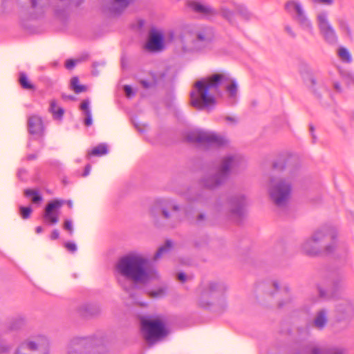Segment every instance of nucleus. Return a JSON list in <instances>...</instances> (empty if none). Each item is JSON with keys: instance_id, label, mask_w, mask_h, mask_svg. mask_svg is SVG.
I'll return each mask as SVG.
<instances>
[{"instance_id": "nucleus-2", "label": "nucleus", "mask_w": 354, "mask_h": 354, "mask_svg": "<svg viewBox=\"0 0 354 354\" xmlns=\"http://www.w3.org/2000/svg\"><path fill=\"white\" fill-rule=\"evenodd\" d=\"M115 268L122 276L136 284H145L156 277V271L149 265V260L137 254L130 253L122 257Z\"/></svg>"}, {"instance_id": "nucleus-41", "label": "nucleus", "mask_w": 354, "mask_h": 354, "mask_svg": "<svg viewBox=\"0 0 354 354\" xmlns=\"http://www.w3.org/2000/svg\"><path fill=\"white\" fill-rule=\"evenodd\" d=\"M63 228L64 230L68 231L71 235L73 232L72 221L70 220H65L63 224Z\"/></svg>"}, {"instance_id": "nucleus-50", "label": "nucleus", "mask_w": 354, "mask_h": 354, "mask_svg": "<svg viewBox=\"0 0 354 354\" xmlns=\"http://www.w3.org/2000/svg\"><path fill=\"white\" fill-rule=\"evenodd\" d=\"M84 115H85V118H84V123L85 126L89 127L92 124L91 113H87L86 114H84Z\"/></svg>"}, {"instance_id": "nucleus-63", "label": "nucleus", "mask_w": 354, "mask_h": 354, "mask_svg": "<svg viewBox=\"0 0 354 354\" xmlns=\"http://www.w3.org/2000/svg\"><path fill=\"white\" fill-rule=\"evenodd\" d=\"M286 31L292 37H295V34L292 30L291 28L289 26H286L285 28Z\"/></svg>"}, {"instance_id": "nucleus-46", "label": "nucleus", "mask_w": 354, "mask_h": 354, "mask_svg": "<svg viewBox=\"0 0 354 354\" xmlns=\"http://www.w3.org/2000/svg\"><path fill=\"white\" fill-rule=\"evenodd\" d=\"M123 89L126 96L129 98L133 97L135 94L131 86L129 85L124 86Z\"/></svg>"}, {"instance_id": "nucleus-60", "label": "nucleus", "mask_w": 354, "mask_h": 354, "mask_svg": "<svg viewBox=\"0 0 354 354\" xmlns=\"http://www.w3.org/2000/svg\"><path fill=\"white\" fill-rule=\"evenodd\" d=\"M309 130H310V132L311 136H312L313 142L314 143V142H315V140H316V136L314 134L315 127L313 124H310L309 125Z\"/></svg>"}, {"instance_id": "nucleus-12", "label": "nucleus", "mask_w": 354, "mask_h": 354, "mask_svg": "<svg viewBox=\"0 0 354 354\" xmlns=\"http://www.w3.org/2000/svg\"><path fill=\"white\" fill-rule=\"evenodd\" d=\"M169 209L173 211H178L180 207L177 205H173L169 201L166 199H158L155 201L151 209V214L153 218V223L157 227L165 226L167 224L160 222L158 216L168 220L170 218L171 215L169 213Z\"/></svg>"}, {"instance_id": "nucleus-59", "label": "nucleus", "mask_w": 354, "mask_h": 354, "mask_svg": "<svg viewBox=\"0 0 354 354\" xmlns=\"http://www.w3.org/2000/svg\"><path fill=\"white\" fill-rule=\"evenodd\" d=\"M316 3L326 4V5H331L333 3V0H313Z\"/></svg>"}, {"instance_id": "nucleus-17", "label": "nucleus", "mask_w": 354, "mask_h": 354, "mask_svg": "<svg viewBox=\"0 0 354 354\" xmlns=\"http://www.w3.org/2000/svg\"><path fill=\"white\" fill-rule=\"evenodd\" d=\"M335 317L337 321L351 319L354 316V306L346 299H342L335 306Z\"/></svg>"}, {"instance_id": "nucleus-43", "label": "nucleus", "mask_w": 354, "mask_h": 354, "mask_svg": "<svg viewBox=\"0 0 354 354\" xmlns=\"http://www.w3.org/2000/svg\"><path fill=\"white\" fill-rule=\"evenodd\" d=\"M299 3H297L294 1H288L286 4H285V9L288 11V12H290L292 10H295V6L296 5H299Z\"/></svg>"}, {"instance_id": "nucleus-4", "label": "nucleus", "mask_w": 354, "mask_h": 354, "mask_svg": "<svg viewBox=\"0 0 354 354\" xmlns=\"http://www.w3.org/2000/svg\"><path fill=\"white\" fill-rule=\"evenodd\" d=\"M214 37L211 28L203 27L196 32L185 30L180 37L184 51L200 52L211 44Z\"/></svg>"}, {"instance_id": "nucleus-29", "label": "nucleus", "mask_w": 354, "mask_h": 354, "mask_svg": "<svg viewBox=\"0 0 354 354\" xmlns=\"http://www.w3.org/2000/svg\"><path fill=\"white\" fill-rule=\"evenodd\" d=\"M234 9L237 14L243 19L248 20L250 18L251 14L247 9V8L242 4L232 3Z\"/></svg>"}, {"instance_id": "nucleus-61", "label": "nucleus", "mask_w": 354, "mask_h": 354, "mask_svg": "<svg viewBox=\"0 0 354 354\" xmlns=\"http://www.w3.org/2000/svg\"><path fill=\"white\" fill-rule=\"evenodd\" d=\"M309 354H324V353L320 348L314 347L311 349Z\"/></svg>"}, {"instance_id": "nucleus-1", "label": "nucleus", "mask_w": 354, "mask_h": 354, "mask_svg": "<svg viewBox=\"0 0 354 354\" xmlns=\"http://www.w3.org/2000/svg\"><path fill=\"white\" fill-rule=\"evenodd\" d=\"M230 81V76L225 72L214 73L194 84L195 90L190 93V104L199 110L209 108L216 104V99L209 92L221 96V87Z\"/></svg>"}, {"instance_id": "nucleus-6", "label": "nucleus", "mask_w": 354, "mask_h": 354, "mask_svg": "<svg viewBox=\"0 0 354 354\" xmlns=\"http://www.w3.org/2000/svg\"><path fill=\"white\" fill-rule=\"evenodd\" d=\"M30 3V18L35 19L44 12L46 6L51 8L57 17L62 16L70 6H80L84 0H28Z\"/></svg>"}, {"instance_id": "nucleus-19", "label": "nucleus", "mask_w": 354, "mask_h": 354, "mask_svg": "<svg viewBox=\"0 0 354 354\" xmlns=\"http://www.w3.org/2000/svg\"><path fill=\"white\" fill-rule=\"evenodd\" d=\"M164 37L163 35L152 28L149 30L147 41L145 44V48L149 51H159L163 48Z\"/></svg>"}, {"instance_id": "nucleus-40", "label": "nucleus", "mask_w": 354, "mask_h": 354, "mask_svg": "<svg viewBox=\"0 0 354 354\" xmlns=\"http://www.w3.org/2000/svg\"><path fill=\"white\" fill-rule=\"evenodd\" d=\"M283 292L286 295V297L283 300L279 301V303H278L279 308H282L284 305L290 302V301H291L290 297V291H289L288 288L286 287L283 290Z\"/></svg>"}, {"instance_id": "nucleus-45", "label": "nucleus", "mask_w": 354, "mask_h": 354, "mask_svg": "<svg viewBox=\"0 0 354 354\" xmlns=\"http://www.w3.org/2000/svg\"><path fill=\"white\" fill-rule=\"evenodd\" d=\"M309 82L310 83V89L311 91L317 95V97H320V94L317 93L316 90L314 88V86L316 84V80L313 77H310L308 79Z\"/></svg>"}, {"instance_id": "nucleus-5", "label": "nucleus", "mask_w": 354, "mask_h": 354, "mask_svg": "<svg viewBox=\"0 0 354 354\" xmlns=\"http://www.w3.org/2000/svg\"><path fill=\"white\" fill-rule=\"evenodd\" d=\"M226 289V286L221 282L209 281L201 284L196 290V306L204 310H209L224 295Z\"/></svg>"}, {"instance_id": "nucleus-13", "label": "nucleus", "mask_w": 354, "mask_h": 354, "mask_svg": "<svg viewBox=\"0 0 354 354\" xmlns=\"http://www.w3.org/2000/svg\"><path fill=\"white\" fill-rule=\"evenodd\" d=\"M185 138L189 142L198 143L205 147H221L225 144V140L223 137L204 131L189 132Z\"/></svg>"}, {"instance_id": "nucleus-58", "label": "nucleus", "mask_w": 354, "mask_h": 354, "mask_svg": "<svg viewBox=\"0 0 354 354\" xmlns=\"http://www.w3.org/2000/svg\"><path fill=\"white\" fill-rule=\"evenodd\" d=\"M91 168V165L87 164L84 167V172L82 174V176H84V177L87 176L90 173Z\"/></svg>"}, {"instance_id": "nucleus-8", "label": "nucleus", "mask_w": 354, "mask_h": 354, "mask_svg": "<svg viewBox=\"0 0 354 354\" xmlns=\"http://www.w3.org/2000/svg\"><path fill=\"white\" fill-rule=\"evenodd\" d=\"M140 321L144 338L149 344L154 343L168 333L164 322L158 318L141 317Z\"/></svg>"}, {"instance_id": "nucleus-33", "label": "nucleus", "mask_w": 354, "mask_h": 354, "mask_svg": "<svg viewBox=\"0 0 354 354\" xmlns=\"http://www.w3.org/2000/svg\"><path fill=\"white\" fill-rule=\"evenodd\" d=\"M172 243L170 240H167L165 245L160 246L154 254L153 259L157 260L164 252H167L171 248Z\"/></svg>"}, {"instance_id": "nucleus-37", "label": "nucleus", "mask_w": 354, "mask_h": 354, "mask_svg": "<svg viewBox=\"0 0 354 354\" xmlns=\"http://www.w3.org/2000/svg\"><path fill=\"white\" fill-rule=\"evenodd\" d=\"M149 75L151 79V83H155V87L158 85V82L160 80H162L165 77V74L164 73L150 72Z\"/></svg>"}, {"instance_id": "nucleus-23", "label": "nucleus", "mask_w": 354, "mask_h": 354, "mask_svg": "<svg viewBox=\"0 0 354 354\" xmlns=\"http://www.w3.org/2000/svg\"><path fill=\"white\" fill-rule=\"evenodd\" d=\"M100 312V307L94 304H84L78 308L79 314L86 318L97 315Z\"/></svg>"}, {"instance_id": "nucleus-36", "label": "nucleus", "mask_w": 354, "mask_h": 354, "mask_svg": "<svg viewBox=\"0 0 354 354\" xmlns=\"http://www.w3.org/2000/svg\"><path fill=\"white\" fill-rule=\"evenodd\" d=\"M221 13L223 18H225L226 20H227L230 24H233L234 21V12L230 10L228 8H226L225 7H222L221 8Z\"/></svg>"}, {"instance_id": "nucleus-49", "label": "nucleus", "mask_w": 354, "mask_h": 354, "mask_svg": "<svg viewBox=\"0 0 354 354\" xmlns=\"http://www.w3.org/2000/svg\"><path fill=\"white\" fill-rule=\"evenodd\" d=\"M10 349V347L6 345L3 342L0 341V354L8 353Z\"/></svg>"}, {"instance_id": "nucleus-28", "label": "nucleus", "mask_w": 354, "mask_h": 354, "mask_svg": "<svg viewBox=\"0 0 354 354\" xmlns=\"http://www.w3.org/2000/svg\"><path fill=\"white\" fill-rule=\"evenodd\" d=\"M24 195L26 197H31L32 203H39L42 201V196L37 190L26 189L24 191Z\"/></svg>"}, {"instance_id": "nucleus-51", "label": "nucleus", "mask_w": 354, "mask_h": 354, "mask_svg": "<svg viewBox=\"0 0 354 354\" xmlns=\"http://www.w3.org/2000/svg\"><path fill=\"white\" fill-rule=\"evenodd\" d=\"M344 78L347 84H354V76H353L350 73H347L344 75Z\"/></svg>"}, {"instance_id": "nucleus-47", "label": "nucleus", "mask_w": 354, "mask_h": 354, "mask_svg": "<svg viewBox=\"0 0 354 354\" xmlns=\"http://www.w3.org/2000/svg\"><path fill=\"white\" fill-rule=\"evenodd\" d=\"M64 247L69 252L73 253L77 250V246L74 243L72 242H66L64 243Z\"/></svg>"}, {"instance_id": "nucleus-25", "label": "nucleus", "mask_w": 354, "mask_h": 354, "mask_svg": "<svg viewBox=\"0 0 354 354\" xmlns=\"http://www.w3.org/2000/svg\"><path fill=\"white\" fill-rule=\"evenodd\" d=\"M19 83L21 88L24 90L35 91V86L29 82L27 75L24 72H20L19 74Z\"/></svg>"}, {"instance_id": "nucleus-52", "label": "nucleus", "mask_w": 354, "mask_h": 354, "mask_svg": "<svg viewBox=\"0 0 354 354\" xmlns=\"http://www.w3.org/2000/svg\"><path fill=\"white\" fill-rule=\"evenodd\" d=\"M75 65V62L73 59H67L65 62V66L67 69L73 68Z\"/></svg>"}, {"instance_id": "nucleus-16", "label": "nucleus", "mask_w": 354, "mask_h": 354, "mask_svg": "<svg viewBox=\"0 0 354 354\" xmlns=\"http://www.w3.org/2000/svg\"><path fill=\"white\" fill-rule=\"evenodd\" d=\"M63 201L54 199L47 203L44 208L43 218L44 222L55 225L59 221L57 210L62 206Z\"/></svg>"}, {"instance_id": "nucleus-38", "label": "nucleus", "mask_w": 354, "mask_h": 354, "mask_svg": "<svg viewBox=\"0 0 354 354\" xmlns=\"http://www.w3.org/2000/svg\"><path fill=\"white\" fill-rule=\"evenodd\" d=\"M338 24H339V28L346 34L348 37L351 39L352 38L351 30L348 24L343 19H339Z\"/></svg>"}, {"instance_id": "nucleus-7", "label": "nucleus", "mask_w": 354, "mask_h": 354, "mask_svg": "<svg viewBox=\"0 0 354 354\" xmlns=\"http://www.w3.org/2000/svg\"><path fill=\"white\" fill-rule=\"evenodd\" d=\"M326 288L317 287L319 297L325 299H339L342 298L344 274L339 270H330L327 274Z\"/></svg>"}, {"instance_id": "nucleus-57", "label": "nucleus", "mask_w": 354, "mask_h": 354, "mask_svg": "<svg viewBox=\"0 0 354 354\" xmlns=\"http://www.w3.org/2000/svg\"><path fill=\"white\" fill-rule=\"evenodd\" d=\"M62 98L64 100H71V101H75V97L72 95H66L63 93L62 95Z\"/></svg>"}, {"instance_id": "nucleus-9", "label": "nucleus", "mask_w": 354, "mask_h": 354, "mask_svg": "<svg viewBox=\"0 0 354 354\" xmlns=\"http://www.w3.org/2000/svg\"><path fill=\"white\" fill-rule=\"evenodd\" d=\"M91 337H75L68 346L66 354H104V346H98Z\"/></svg>"}, {"instance_id": "nucleus-3", "label": "nucleus", "mask_w": 354, "mask_h": 354, "mask_svg": "<svg viewBox=\"0 0 354 354\" xmlns=\"http://www.w3.org/2000/svg\"><path fill=\"white\" fill-rule=\"evenodd\" d=\"M337 237V232L335 227L324 225L315 232L311 239L303 244L302 250L308 256L330 254L336 248Z\"/></svg>"}, {"instance_id": "nucleus-39", "label": "nucleus", "mask_w": 354, "mask_h": 354, "mask_svg": "<svg viewBox=\"0 0 354 354\" xmlns=\"http://www.w3.org/2000/svg\"><path fill=\"white\" fill-rule=\"evenodd\" d=\"M32 212V209L30 206H28V207L20 206L19 207V214L23 219L29 218Z\"/></svg>"}, {"instance_id": "nucleus-18", "label": "nucleus", "mask_w": 354, "mask_h": 354, "mask_svg": "<svg viewBox=\"0 0 354 354\" xmlns=\"http://www.w3.org/2000/svg\"><path fill=\"white\" fill-rule=\"evenodd\" d=\"M28 132L35 137V139H39L44 136L45 128L41 118L37 115H32L28 117L27 120Z\"/></svg>"}, {"instance_id": "nucleus-27", "label": "nucleus", "mask_w": 354, "mask_h": 354, "mask_svg": "<svg viewBox=\"0 0 354 354\" xmlns=\"http://www.w3.org/2000/svg\"><path fill=\"white\" fill-rule=\"evenodd\" d=\"M49 111L55 119L60 120L64 114V109L61 107L57 108V102L55 100L50 101Z\"/></svg>"}, {"instance_id": "nucleus-22", "label": "nucleus", "mask_w": 354, "mask_h": 354, "mask_svg": "<svg viewBox=\"0 0 354 354\" xmlns=\"http://www.w3.org/2000/svg\"><path fill=\"white\" fill-rule=\"evenodd\" d=\"M136 1V0H111L109 10L111 14L120 15Z\"/></svg>"}, {"instance_id": "nucleus-35", "label": "nucleus", "mask_w": 354, "mask_h": 354, "mask_svg": "<svg viewBox=\"0 0 354 354\" xmlns=\"http://www.w3.org/2000/svg\"><path fill=\"white\" fill-rule=\"evenodd\" d=\"M296 20L299 23V24L305 28L308 29L310 31L313 30V26L311 22L306 17L305 14L300 17H296Z\"/></svg>"}, {"instance_id": "nucleus-20", "label": "nucleus", "mask_w": 354, "mask_h": 354, "mask_svg": "<svg viewBox=\"0 0 354 354\" xmlns=\"http://www.w3.org/2000/svg\"><path fill=\"white\" fill-rule=\"evenodd\" d=\"M229 204L232 216L237 218L240 221L244 215V207L246 205L245 196L243 195L232 196L229 199Z\"/></svg>"}, {"instance_id": "nucleus-54", "label": "nucleus", "mask_w": 354, "mask_h": 354, "mask_svg": "<svg viewBox=\"0 0 354 354\" xmlns=\"http://www.w3.org/2000/svg\"><path fill=\"white\" fill-rule=\"evenodd\" d=\"M187 275L183 272H179L177 274V279L182 283L185 282L187 280Z\"/></svg>"}, {"instance_id": "nucleus-10", "label": "nucleus", "mask_w": 354, "mask_h": 354, "mask_svg": "<svg viewBox=\"0 0 354 354\" xmlns=\"http://www.w3.org/2000/svg\"><path fill=\"white\" fill-rule=\"evenodd\" d=\"M49 342L42 335L35 337L33 340L22 342L17 349L15 354H48Z\"/></svg>"}, {"instance_id": "nucleus-56", "label": "nucleus", "mask_w": 354, "mask_h": 354, "mask_svg": "<svg viewBox=\"0 0 354 354\" xmlns=\"http://www.w3.org/2000/svg\"><path fill=\"white\" fill-rule=\"evenodd\" d=\"M59 232L58 230L55 229L51 232L50 239L52 240H55V239H57L59 238Z\"/></svg>"}, {"instance_id": "nucleus-30", "label": "nucleus", "mask_w": 354, "mask_h": 354, "mask_svg": "<svg viewBox=\"0 0 354 354\" xmlns=\"http://www.w3.org/2000/svg\"><path fill=\"white\" fill-rule=\"evenodd\" d=\"M225 88L230 97H235L236 96L238 86L235 80L230 78V81L225 85Z\"/></svg>"}, {"instance_id": "nucleus-62", "label": "nucleus", "mask_w": 354, "mask_h": 354, "mask_svg": "<svg viewBox=\"0 0 354 354\" xmlns=\"http://www.w3.org/2000/svg\"><path fill=\"white\" fill-rule=\"evenodd\" d=\"M333 88L336 91H337L339 93L342 92V88H341L340 84L339 82H334Z\"/></svg>"}, {"instance_id": "nucleus-24", "label": "nucleus", "mask_w": 354, "mask_h": 354, "mask_svg": "<svg viewBox=\"0 0 354 354\" xmlns=\"http://www.w3.org/2000/svg\"><path fill=\"white\" fill-rule=\"evenodd\" d=\"M327 322V311L325 309H322L316 313L312 323V326L317 329L322 330L325 327Z\"/></svg>"}, {"instance_id": "nucleus-31", "label": "nucleus", "mask_w": 354, "mask_h": 354, "mask_svg": "<svg viewBox=\"0 0 354 354\" xmlns=\"http://www.w3.org/2000/svg\"><path fill=\"white\" fill-rule=\"evenodd\" d=\"M71 87L77 94L85 92L87 90L86 86L79 84V78L77 76L73 77L71 80Z\"/></svg>"}, {"instance_id": "nucleus-42", "label": "nucleus", "mask_w": 354, "mask_h": 354, "mask_svg": "<svg viewBox=\"0 0 354 354\" xmlns=\"http://www.w3.org/2000/svg\"><path fill=\"white\" fill-rule=\"evenodd\" d=\"M89 101L88 100H84L80 104V109L84 111V114H86L87 113H91V111L89 109Z\"/></svg>"}, {"instance_id": "nucleus-55", "label": "nucleus", "mask_w": 354, "mask_h": 354, "mask_svg": "<svg viewBox=\"0 0 354 354\" xmlns=\"http://www.w3.org/2000/svg\"><path fill=\"white\" fill-rule=\"evenodd\" d=\"M295 12H296V14H297L296 17H300V16H302V15H304V11L302 10L301 7V6H300V4H299V5H296V6H295Z\"/></svg>"}, {"instance_id": "nucleus-48", "label": "nucleus", "mask_w": 354, "mask_h": 354, "mask_svg": "<svg viewBox=\"0 0 354 354\" xmlns=\"http://www.w3.org/2000/svg\"><path fill=\"white\" fill-rule=\"evenodd\" d=\"M272 167L275 169L283 170L286 167L285 162L283 160L274 162L272 165Z\"/></svg>"}, {"instance_id": "nucleus-34", "label": "nucleus", "mask_w": 354, "mask_h": 354, "mask_svg": "<svg viewBox=\"0 0 354 354\" xmlns=\"http://www.w3.org/2000/svg\"><path fill=\"white\" fill-rule=\"evenodd\" d=\"M338 55L340 59L347 63H351L352 61V57L350 53L347 50L346 48L344 47H340L338 50Z\"/></svg>"}, {"instance_id": "nucleus-21", "label": "nucleus", "mask_w": 354, "mask_h": 354, "mask_svg": "<svg viewBox=\"0 0 354 354\" xmlns=\"http://www.w3.org/2000/svg\"><path fill=\"white\" fill-rule=\"evenodd\" d=\"M186 5L194 12L202 15L203 17L212 16L216 15V11L212 7L203 4L197 1L189 0Z\"/></svg>"}, {"instance_id": "nucleus-26", "label": "nucleus", "mask_w": 354, "mask_h": 354, "mask_svg": "<svg viewBox=\"0 0 354 354\" xmlns=\"http://www.w3.org/2000/svg\"><path fill=\"white\" fill-rule=\"evenodd\" d=\"M108 153V148L106 144H99L90 151L87 153V158H90L91 156H101Z\"/></svg>"}, {"instance_id": "nucleus-15", "label": "nucleus", "mask_w": 354, "mask_h": 354, "mask_svg": "<svg viewBox=\"0 0 354 354\" xmlns=\"http://www.w3.org/2000/svg\"><path fill=\"white\" fill-rule=\"evenodd\" d=\"M318 28L324 40L330 44L337 43V37L333 27L327 21V14L325 12H321L317 17Z\"/></svg>"}, {"instance_id": "nucleus-44", "label": "nucleus", "mask_w": 354, "mask_h": 354, "mask_svg": "<svg viewBox=\"0 0 354 354\" xmlns=\"http://www.w3.org/2000/svg\"><path fill=\"white\" fill-rule=\"evenodd\" d=\"M139 83L142 86V87L145 89L155 87V83H151V81L149 82L145 80H140Z\"/></svg>"}, {"instance_id": "nucleus-11", "label": "nucleus", "mask_w": 354, "mask_h": 354, "mask_svg": "<svg viewBox=\"0 0 354 354\" xmlns=\"http://www.w3.org/2000/svg\"><path fill=\"white\" fill-rule=\"evenodd\" d=\"M232 162V156L223 158L218 173L203 179V185L208 189H214L221 185L227 178Z\"/></svg>"}, {"instance_id": "nucleus-53", "label": "nucleus", "mask_w": 354, "mask_h": 354, "mask_svg": "<svg viewBox=\"0 0 354 354\" xmlns=\"http://www.w3.org/2000/svg\"><path fill=\"white\" fill-rule=\"evenodd\" d=\"M164 292L163 290L162 289H159L156 291H151L149 293V296L151 297H158L161 295H162Z\"/></svg>"}, {"instance_id": "nucleus-64", "label": "nucleus", "mask_w": 354, "mask_h": 354, "mask_svg": "<svg viewBox=\"0 0 354 354\" xmlns=\"http://www.w3.org/2000/svg\"><path fill=\"white\" fill-rule=\"evenodd\" d=\"M328 354H344V353L342 350L335 348L330 351Z\"/></svg>"}, {"instance_id": "nucleus-32", "label": "nucleus", "mask_w": 354, "mask_h": 354, "mask_svg": "<svg viewBox=\"0 0 354 354\" xmlns=\"http://www.w3.org/2000/svg\"><path fill=\"white\" fill-rule=\"evenodd\" d=\"M25 324V320L21 316H17L15 318H13L10 324H9V330H17L21 328Z\"/></svg>"}, {"instance_id": "nucleus-14", "label": "nucleus", "mask_w": 354, "mask_h": 354, "mask_svg": "<svg viewBox=\"0 0 354 354\" xmlns=\"http://www.w3.org/2000/svg\"><path fill=\"white\" fill-rule=\"evenodd\" d=\"M291 192V185L283 179L279 180L272 185L269 189L271 200L278 206H283L286 204Z\"/></svg>"}]
</instances>
